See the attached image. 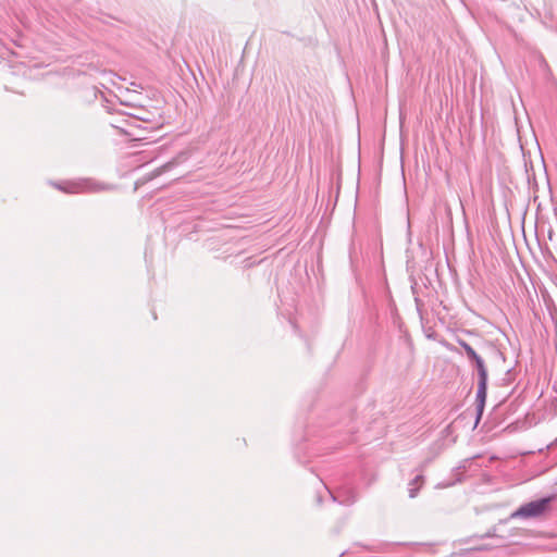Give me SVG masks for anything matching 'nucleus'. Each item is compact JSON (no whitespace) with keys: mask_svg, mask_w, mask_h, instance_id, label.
Segmentation results:
<instances>
[{"mask_svg":"<svg viewBox=\"0 0 557 557\" xmlns=\"http://www.w3.org/2000/svg\"><path fill=\"white\" fill-rule=\"evenodd\" d=\"M357 493L351 487H345L337 492L333 498L343 505L349 506L357 500Z\"/></svg>","mask_w":557,"mask_h":557,"instance_id":"nucleus-3","label":"nucleus"},{"mask_svg":"<svg viewBox=\"0 0 557 557\" xmlns=\"http://www.w3.org/2000/svg\"><path fill=\"white\" fill-rule=\"evenodd\" d=\"M424 484V476L422 473L417 474L410 482H409V497L414 498L417 497L420 488Z\"/></svg>","mask_w":557,"mask_h":557,"instance_id":"nucleus-5","label":"nucleus"},{"mask_svg":"<svg viewBox=\"0 0 557 557\" xmlns=\"http://www.w3.org/2000/svg\"><path fill=\"white\" fill-rule=\"evenodd\" d=\"M55 187L64 193L75 194L79 193L88 187V182H66L63 184H58Z\"/></svg>","mask_w":557,"mask_h":557,"instance_id":"nucleus-4","label":"nucleus"},{"mask_svg":"<svg viewBox=\"0 0 557 557\" xmlns=\"http://www.w3.org/2000/svg\"><path fill=\"white\" fill-rule=\"evenodd\" d=\"M474 367L478 371V376H479L476 398H475V404H476L475 424H478L482 418L484 407H485L486 395H487L488 374H487V368L485 366L484 360L478 362V364H474Z\"/></svg>","mask_w":557,"mask_h":557,"instance_id":"nucleus-1","label":"nucleus"},{"mask_svg":"<svg viewBox=\"0 0 557 557\" xmlns=\"http://www.w3.org/2000/svg\"><path fill=\"white\" fill-rule=\"evenodd\" d=\"M416 305H417L418 311L421 312V308L423 307V304L418 298H416Z\"/></svg>","mask_w":557,"mask_h":557,"instance_id":"nucleus-8","label":"nucleus"},{"mask_svg":"<svg viewBox=\"0 0 557 557\" xmlns=\"http://www.w3.org/2000/svg\"><path fill=\"white\" fill-rule=\"evenodd\" d=\"M459 345L463 348L468 359H472L474 358V356L476 355L475 350L465 341L462 339H459L458 341Z\"/></svg>","mask_w":557,"mask_h":557,"instance_id":"nucleus-6","label":"nucleus"},{"mask_svg":"<svg viewBox=\"0 0 557 557\" xmlns=\"http://www.w3.org/2000/svg\"><path fill=\"white\" fill-rule=\"evenodd\" d=\"M473 364H478V362L482 361V357L479 356L478 354L474 356V358L472 359H469Z\"/></svg>","mask_w":557,"mask_h":557,"instance_id":"nucleus-7","label":"nucleus"},{"mask_svg":"<svg viewBox=\"0 0 557 557\" xmlns=\"http://www.w3.org/2000/svg\"><path fill=\"white\" fill-rule=\"evenodd\" d=\"M165 169L168 168H171V163H168L166 165H164Z\"/></svg>","mask_w":557,"mask_h":557,"instance_id":"nucleus-9","label":"nucleus"},{"mask_svg":"<svg viewBox=\"0 0 557 557\" xmlns=\"http://www.w3.org/2000/svg\"><path fill=\"white\" fill-rule=\"evenodd\" d=\"M552 498H541L534 502H530L520 508H518L515 512L511 513V518H534L543 515L550 503Z\"/></svg>","mask_w":557,"mask_h":557,"instance_id":"nucleus-2","label":"nucleus"}]
</instances>
